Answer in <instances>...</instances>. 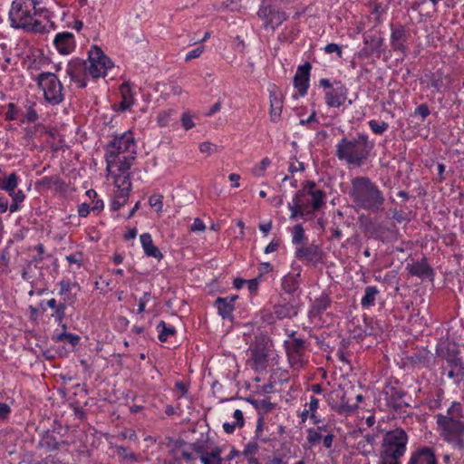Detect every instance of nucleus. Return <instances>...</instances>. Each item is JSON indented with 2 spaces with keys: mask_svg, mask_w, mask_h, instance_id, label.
Wrapping results in <instances>:
<instances>
[{
  "mask_svg": "<svg viewBox=\"0 0 464 464\" xmlns=\"http://www.w3.org/2000/svg\"><path fill=\"white\" fill-rule=\"evenodd\" d=\"M380 294L379 289L376 286H367L364 290V295L361 300V305L362 308H369L375 305L376 296Z\"/></svg>",
  "mask_w": 464,
  "mask_h": 464,
  "instance_id": "obj_35",
  "label": "nucleus"
},
{
  "mask_svg": "<svg viewBox=\"0 0 464 464\" xmlns=\"http://www.w3.org/2000/svg\"><path fill=\"white\" fill-rule=\"evenodd\" d=\"M42 5L43 0H14L8 13L11 27L36 34L54 30V14Z\"/></svg>",
  "mask_w": 464,
  "mask_h": 464,
  "instance_id": "obj_1",
  "label": "nucleus"
},
{
  "mask_svg": "<svg viewBox=\"0 0 464 464\" xmlns=\"http://www.w3.org/2000/svg\"><path fill=\"white\" fill-rule=\"evenodd\" d=\"M150 297H151V295H150V292L143 293L142 296L139 300L138 310H137L138 314L144 313L145 307H146L147 304L150 302Z\"/></svg>",
  "mask_w": 464,
  "mask_h": 464,
  "instance_id": "obj_56",
  "label": "nucleus"
},
{
  "mask_svg": "<svg viewBox=\"0 0 464 464\" xmlns=\"http://www.w3.org/2000/svg\"><path fill=\"white\" fill-rule=\"evenodd\" d=\"M87 67L89 75L92 78L105 77L113 67L111 60L97 45L91 47L88 53Z\"/></svg>",
  "mask_w": 464,
  "mask_h": 464,
  "instance_id": "obj_8",
  "label": "nucleus"
},
{
  "mask_svg": "<svg viewBox=\"0 0 464 464\" xmlns=\"http://www.w3.org/2000/svg\"><path fill=\"white\" fill-rule=\"evenodd\" d=\"M175 389L180 392V397H185L188 392V385L182 381H178L175 383Z\"/></svg>",
  "mask_w": 464,
  "mask_h": 464,
  "instance_id": "obj_63",
  "label": "nucleus"
},
{
  "mask_svg": "<svg viewBox=\"0 0 464 464\" xmlns=\"http://www.w3.org/2000/svg\"><path fill=\"white\" fill-rule=\"evenodd\" d=\"M430 86L437 90L438 92L443 93V90L449 87L450 79L444 75L441 69L437 70L429 75Z\"/></svg>",
  "mask_w": 464,
  "mask_h": 464,
  "instance_id": "obj_31",
  "label": "nucleus"
},
{
  "mask_svg": "<svg viewBox=\"0 0 464 464\" xmlns=\"http://www.w3.org/2000/svg\"><path fill=\"white\" fill-rule=\"evenodd\" d=\"M348 89L341 81H334L333 88L325 92V103L330 108H339L347 100Z\"/></svg>",
  "mask_w": 464,
  "mask_h": 464,
  "instance_id": "obj_17",
  "label": "nucleus"
},
{
  "mask_svg": "<svg viewBox=\"0 0 464 464\" xmlns=\"http://www.w3.org/2000/svg\"><path fill=\"white\" fill-rule=\"evenodd\" d=\"M198 149L201 153H206L208 155H210L215 151L216 145H214L210 142H202L199 144Z\"/></svg>",
  "mask_w": 464,
  "mask_h": 464,
  "instance_id": "obj_60",
  "label": "nucleus"
},
{
  "mask_svg": "<svg viewBox=\"0 0 464 464\" xmlns=\"http://www.w3.org/2000/svg\"><path fill=\"white\" fill-rule=\"evenodd\" d=\"M20 182V178L15 172L9 175H3L0 177V189L11 193L16 189Z\"/></svg>",
  "mask_w": 464,
  "mask_h": 464,
  "instance_id": "obj_33",
  "label": "nucleus"
},
{
  "mask_svg": "<svg viewBox=\"0 0 464 464\" xmlns=\"http://www.w3.org/2000/svg\"><path fill=\"white\" fill-rule=\"evenodd\" d=\"M304 408H306V411L311 414V417H314L319 408V400L311 396L309 402L305 403Z\"/></svg>",
  "mask_w": 464,
  "mask_h": 464,
  "instance_id": "obj_51",
  "label": "nucleus"
},
{
  "mask_svg": "<svg viewBox=\"0 0 464 464\" xmlns=\"http://www.w3.org/2000/svg\"><path fill=\"white\" fill-rule=\"evenodd\" d=\"M92 208L87 203H82L78 207V215L81 218H86L91 211Z\"/></svg>",
  "mask_w": 464,
  "mask_h": 464,
  "instance_id": "obj_64",
  "label": "nucleus"
},
{
  "mask_svg": "<svg viewBox=\"0 0 464 464\" xmlns=\"http://www.w3.org/2000/svg\"><path fill=\"white\" fill-rule=\"evenodd\" d=\"M297 314L295 307L288 302L279 304L274 306L271 318L266 319L268 323H273L274 319L282 320L290 318Z\"/></svg>",
  "mask_w": 464,
  "mask_h": 464,
  "instance_id": "obj_27",
  "label": "nucleus"
},
{
  "mask_svg": "<svg viewBox=\"0 0 464 464\" xmlns=\"http://www.w3.org/2000/svg\"><path fill=\"white\" fill-rule=\"evenodd\" d=\"M66 73L77 87L84 88L87 85L89 72L86 61L78 58L71 60L66 66Z\"/></svg>",
  "mask_w": 464,
  "mask_h": 464,
  "instance_id": "obj_14",
  "label": "nucleus"
},
{
  "mask_svg": "<svg viewBox=\"0 0 464 464\" xmlns=\"http://www.w3.org/2000/svg\"><path fill=\"white\" fill-rule=\"evenodd\" d=\"M221 450L218 448L212 450L201 455L200 460L202 464H222L220 457Z\"/></svg>",
  "mask_w": 464,
  "mask_h": 464,
  "instance_id": "obj_38",
  "label": "nucleus"
},
{
  "mask_svg": "<svg viewBox=\"0 0 464 464\" xmlns=\"http://www.w3.org/2000/svg\"><path fill=\"white\" fill-rule=\"evenodd\" d=\"M173 111H161L157 115V122L160 127H166L169 124Z\"/></svg>",
  "mask_w": 464,
  "mask_h": 464,
  "instance_id": "obj_47",
  "label": "nucleus"
},
{
  "mask_svg": "<svg viewBox=\"0 0 464 464\" xmlns=\"http://www.w3.org/2000/svg\"><path fill=\"white\" fill-rule=\"evenodd\" d=\"M445 360L450 368L464 370L462 361L459 356V353L452 351L449 352L445 356Z\"/></svg>",
  "mask_w": 464,
  "mask_h": 464,
  "instance_id": "obj_42",
  "label": "nucleus"
},
{
  "mask_svg": "<svg viewBox=\"0 0 464 464\" xmlns=\"http://www.w3.org/2000/svg\"><path fill=\"white\" fill-rule=\"evenodd\" d=\"M115 452L122 460H130L132 462L137 460V456L134 452H130L123 446H115Z\"/></svg>",
  "mask_w": 464,
  "mask_h": 464,
  "instance_id": "obj_44",
  "label": "nucleus"
},
{
  "mask_svg": "<svg viewBox=\"0 0 464 464\" xmlns=\"http://www.w3.org/2000/svg\"><path fill=\"white\" fill-rule=\"evenodd\" d=\"M348 194L357 208L372 212L382 209L385 201L382 191L366 176L353 178Z\"/></svg>",
  "mask_w": 464,
  "mask_h": 464,
  "instance_id": "obj_2",
  "label": "nucleus"
},
{
  "mask_svg": "<svg viewBox=\"0 0 464 464\" xmlns=\"http://www.w3.org/2000/svg\"><path fill=\"white\" fill-rule=\"evenodd\" d=\"M21 111H22V109H20L15 103L9 102L5 107V111L4 113L5 119L6 121H20Z\"/></svg>",
  "mask_w": 464,
  "mask_h": 464,
  "instance_id": "obj_40",
  "label": "nucleus"
},
{
  "mask_svg": "<svg viewBox=\"0 0 464 464\" xmlns=\"http://www.w3.org/2000/svg\"><path fill=\"white\" fill-rule=\"evenodd\" d=\"M159 334L158 338L160 342L165 343L168 339L176 334V329L173 325L168 324L165 321H160L156 326Z\"/></svg>",
  "mask_w": 464,
  "mask_h": 464,
  "instance_id": "obj_36",
  "label": "nucleus"
},
{
  "mask_svg": "<svg viewBox=\"0 0 464 464\" xmlns=\"http://www.w3.org/2000/svg\"><path fill=\"white\" fill-rule=\"evenodd\" d=\"M289 209L291 211V218H295L298 216H300V217L307 216V214L302 213L301 205L295 199V198H293L292 204H289Z\"/></svg>",
  "mask_w": 464,
  "mask_h": 464,
  "instance_id": "obj_50",
  "label": "nucleus"
},
{
  "mask_svg": "<svg viewBox=\"0 0 464 464\" xmlns=\"http://www.w3.org/2000/svg\"><path fill=\"white\" fill-rule=\"evenodd\" d=\"M180 121L182 127L186 130H188L195 126V123L193 121V116L188 111L182 113Z\"/></svg>",
  "mask_w": 464,
  "mask_h": 464,
  "instance_id": "obj_52",
  "label": "nucleus"
},
{
  "mask_svg": "<svg viewBox=\"0 0 464 464\" xmlns=\"http://www.w3.org/2000/svg\"><path fill=\"white\" fill-rule=\"evenodd\" d=\"M405 392L398 385L388 383L383 388V396L386 405L394 411L401 410L403 406L409 404L403 401Z\"/></svg>",
  "mask_w": 464,
  "mask_h": 464,
  "instance_id": "obj_16",
  "label": "nucleus"
},
{
  "mask_svg": "<svg viewBox=\"0 0 464 464\" xmlns=\"http://www.w3.org/2000/svg\"><path fill=\"white\" fill-rule=\"evenodd\" d=\"M414 113L415 115L420 116L421 119L424 120L430 115V111L429 106L426 103H422L415 109Z\"/></svg>",
  "mask_w": 464,
  "mask_h": 464,
  "instance_id": "obj_58",
  "label": "nucleus"
},
{
  "mask_svg": "<svg viewBox=\"0 0 464 464\" xmlns=\"http://www.w3.org/2000/svg\"><path fill=\"white\" fill-rule=\"evenodd\" d=\"M111 178L113 180L116 189L110 206L111 210L117 211L128 202L131 189V182L130 175Z\"/></svg>",
  "mask_w": 464,
  "mask_h": 464,
  "instance_id": "obj_11",
  "label": "nucleus"
},
{
  "mask_svg": "<svg viewBox=\"0 0 464 464\" xmlns=\"http://www.w3.org/2000/svg\"><path fill=\"white\" fill-rule=\"evenodd\" d=\"M374 148L368 134L358 133L355 138H343L335 146V156L339 160L357 168L362 167L369 159Z\"/></svg>",
  "mask_w": 464,
  "mask_h": 464,
  "instance_id": "obj_3",
  "label": "nucleus"
},
{
  "mask_svg": "<svg viewBox=\"0 0 464 464\" xmlns=\"http://www.w3.org/2000/svg\"><path fill=\"white\" fill-rule=\"evenodd\" d=\"M80 336L72 333H62L57 336V341L66 342L72 347L76 346L80 342Z\"/></svg>",
  "mask_w": 464,
  "mask_h": 464,
  "instance_id": "obj_46",
  "label": "nucleus"
},
{
  "mask_svg": "<svg viewBox=\"0 0 464 464\" xmlns=\"http://www.w3.org/2000/svg\"><path fill=\"white\" fill-rule=\"evenodd\" d=\"M440 435L447 442H461L464 436V405L451 401L445 413L435 416Z\"/></svg>",
  "mask_w": 464,
  "mask_h": 464,
  "instance_id": "obj_4",
  "label": "nucleus"
},
{
  "mask_svg": "<svg viewBox=\"0 0 464 464\" xmlns=\"http://www.w3.org/2000/svg\"><path fill=\"white\" fill-rule=\"evenodd\" d=\"M408 271L411 276L420 278L429 277L432 276V269L429 266L426 258L413 262L411 265L407 266Z\"/></svg>",
  "mask_w": 464,
  "mask_h": 464,
  "instance_id": "obj_30",
  "label": "nucleus"
},
{
  "mask_svg": "<svg viewBox=\"0 0 464 464\" xmlns=\"http://www.w3.org/2000/svg\"><path fill=\"white\" fill-rule=\"evenodd\" d=\"M311 69L312 65L309 62H305L297 67L294 77V87L300 96H304L307 93Z\"/></svg>",
  "mask_w": 464,
  "mask_h": 464,
  "instance_id": "obj_19",
  "label": "nucleus"
},
{
  "mask_svg": "<svg viewBox=\"0 0 464 464\" xmlns=\"http://www.w3.org/2000/svg\"><path fill=\"white\" fill-rule=\"evenodd\" d=\"M12 198V201L22 203L24 198L25 195L23 190L21 189H14L11 193L8 194Z\"/></svg>",
  "mask_w": 464,
  "mask_h": 464,
  "instance_id": "obj_61",
  "label": "nucleus"
},
{
  "mask_svg": "<svg viewBox=\"0 0 464 464\" xmlns=\"http://www.w3.org/2000/svg\"><path fill=\"white\" fill-rule=\"evenodd\" d=\"M40 446L47 451H53L60 448L61 442L53 432L48 431L43 435L40 440Z\"/></svg>",
  "mask_w": 464,
  "mask_h": 464,
  "instance_id": "obj_34",
  "label": "nucleus"
},
{
  "mask_svg": "<svg viewBox=\"0 0 464 464\" xmlns=\"http://www.w3.org/2000/svg\"><path fill=\"white\" fill-rule=\"evenodd\" d=\"M111 150L105 149L106 170L110 177H120L130 175V169L132 166L136 156L123 154L120 151H114L111 156Z\"/></svg>",
  "mask_w": 464,
  "mask_h": 464,
  "instance_id": "obj_9",
  "label": "nucleus"
},
{
  "mask_svg": "<svg viewBox=\"0 0 464 464\" xmlns=\"http://www.w3.org/2000/svg\"><path fill=\"white\" fill-rule=\"evenodd\" d=\"M374 436L367 435L357 442L356 449L362 454L368 455L372 451Z\"/></svg>",
  "mask_w": 464,
  "mask_h": 464,
  "instance_id": "obj_37",
  "label": "nucleus"
},
{
  "mask_svg": "<svg viewBox=\"0 0 464 464\" xmlns=\"http://www.w3.org/2000/svg\"><path fill=\"white\" fill-rule=\"evenodd\" d=\"M261 277V274H259L256 278L246 280V285L248 289L249 294L252 295H256L258 293L259 287V278Z\"/></svg>",
  "mask_w": 464,
  "mask_h": 464,
  "instance_id": "obj_49",
  "label": "nucleus"
},
{
  "mask_svg": "<svg viewBox=\"0 0 464 464\" xmlns=\"http://www.w3.org/2000/svg\"><path fill=\"white\" fill-rule=\"evenodd\" d=\"M12 410L11 407L4 402H0V419L5 420L9 418Z\"/></svg>",
  "mask_w": 464,
  "mask_h": 464,
  "instance_id": "obj_62",
  "label": "nucleus"
},
{
  "mask_svg": "<svg viewBox=\"0 0 464 464\" xmlns=\"http://www.w3.org/2000/svg\"><path fill=\"white\" fill-rule=\"evenodd\" d=\"M65 309L66 304L63 303L59 304V307L54 311V313L52 314V316L54 318L55 322L62 323L64 316H65Z\"/></svg>",
  "mask_w": 464,
  "mask_h": 464,
  "instance_id": "obj_55",
  "label": "nucleus"
},
{
  "mask_svg": "<svg viewBox=\"0 0 464 464\" xmlns=\"http://www.w3.org/2000/svg\"><path fill=\"white\" fill-rule=\"evenodd\" d=\"M58 285L60 286L59 295L62 296L63 304L69 305L74 304L76 292H73V290H79V285L75 282H71L69 279H63Z\"/></svg>",
  "mask_w": 464,
  "mask_h": 464,
  "instance_id": "obj_25",
  "label": "nucleus"
},
{
  "mask_svg": "<svg viewBox=\"0 0 464 464\" xmlns=\"http://www.w3.org/2000/svg\"><path fill=\"white\" fill-rule=\"evenodd\" d=\"M295 198L301 205L302 213L309 215L321 208L324 193L314 182H309Z\"/></svg>",
  "mask_w": 464,
  "mask_h": 464,
  "instance_id": "obj_7",
  "label": "nucleus"
},
{
  "mask_svg": "<svg viewBox=\"0 0 464 464\" xmlns=\"http://www.w3.org/2000/svg\"><path fill=\"white\" fill-rule=\"evenodd\" d=\"M140 240L146 256L154 257L158 260L163 258V255L159 247L153 244V240L150 233L140 235Z\"/></svg>",
  "mask_w": 464,
  "mask_h": 464,
  "instance_id": "obj_29",
  "label": "nucleus"
},
{
  "mask_svg": "<svg viewBox=\"0 0 464 464\" xmlns=\"http://www.w3.org/2000/svg\"><path fill=\"white\" fill-rule=\"evenodd\" d=\"M53 45L57 52L62 55L72 53L76 47L74 34L70 32H61L56 34L53 39Z\"/></svg>",
  "mask_w": 464,
  "mask_h": 464,
  "instance_id": "obj_20",
  "label": "nucleus"
},
{
  "mask_svg": "<svg viewBox=\"0 0 464 464\" xmlns=\"http://www.w3.org/2000/svg\"><path fill=\"white\" fill-rule=\"evenodd\" d=\"M368 124H369V127H370L371 130L374 134H377V135H382L389 128V124L387 122H385V121H378L376 120L369 121Z\"/></svg>",
  "mask_w": 464,
  "mask_h": 464,
  "instance_id": "obj_43",
  "label": "nucleus"
},
{
  "mask_svg": "<svg viewBox=\"0 0 464 464\" xmlns=\"http://www.w3.org/2000/svg\"><path fill=\"white\" fill-rule=\"evenodd\" d=\"M409 437L401 428L387 431L382 439L380 453L381 464H401V458L406 452Z\"/></svg>",
  "mask_w": 464,
  "mask_h": 464,
  "instance_id": "obj_5",
  "label": "nucleus"
},
{
  "mask_svg": "<svg viewBox=\"0 0 464 464\" xmlns=\"http://www.w3.org/2000/svg\"><path fill=\"white\" fill-rule=\"evenodd\" d=\"M238 298L233 295L227 297H218L214 303V306L218 310V314L226 320L233 319V312L235 310V302Z\"/></svg>",
  "mask_w": 464,
  "mask_h": 464,
  "instance_id": "obj_21",
  "label": "nucleus"
},
{
  "mask_svg": "<svg viewBox=\"0 0 464 464\" xmlns=\"http://www.w3.org/2000/svg\"><path fill=\"white\" fill-rule=\"evenodd\" d=\"M206 229V225L202 219L197 218L194 219L193 223L190 226L191 232H203Z\"/></svg>",
  "mask_w": 464,
  "mask_h": 464,
  "instance_id": "obj_57",
  "label": "nucleus"
},
{
  "mask_svg": "<svg viewBox=\"0 0 464 464\" xmlns=\"http://www.w3.org/2000/svg\"><path fill=\"white\" fill-rule=\"evenodd\" d=\"M250 401L255 408L257 410V419L256 425V435L255 437L246 445L243 455L246 459L249 464H259L258 462V455H259V432H261V411L258 409V401L255 400H247Z\"/></svg>",
  "mask_w": 464,
  "mask_h": 464,
  "instance_id": "obj_13",
  "label": "nucleus"
},
{
  "mask_svg": "<svg viewBox=\"0 0 464 464\" xmlns=\"http://www.w3.org/2000/svg\"><path fill=\"white\" fill-rule=\"evenodd\" d=\"M298 286L299 283L293 275H287L282 280V287L288 294L294 293Z\"/></svg>",
  "mask_w": 464,
  "mask_h": 464,
  "instance_id": "obj_41",
  "label": "nucleus"
},
{
  "mask_svg": "<svg viewBox=\"0 0 464 464\" xmlns=\"http://www.w3.org/2000/svg\"><path fill=\"white\" fill-rule=\"evenodd\" d=\"M269 92L270 121L273 122H278L281 119L283 110V96L281 92L276 87L269 89Z\"/></svg>",
  "mask_w": 464,
  "mask_h": 464,
  "instance_id": "obj_22",
  "label": "nucleus"
},
{
  "mask_svg": "<svg viewBox=\"0 0 464 464\" xmlns=\"http://www.w3.org/2000/svg\"><path fill=\"white\" fill-rule=\"evenodd\" d=\"M105 149L111 150V157L114 155V151H120L130 156H136L137 154L136 141L130 130H127L120 135H115Z\"/></svg>",
  "mask_w": 464,
  "mask_h": 464,
  "instance_id": "obj_12",
  "label": "nucleus"
},
{
  "mask_svg": "<svg viewBox=\"0 0 464 464\" xmlns=\"http://www.w3.org/2000/svg\"><path fill=\"white\" fill-rule=\"evenodd\" d=\"M149 205L160 213L163 210V196L161 194H153L149 198Z\"/></svg>",
  "mask_w": 464,
  "mask_h": 464,
  "instance_id": "obj_45",
  "label": "nucleus"
},
{
  "mask_svg": "<svg viewBox=\"0 0 464 464\" xmlns=\"http://www.w3.org/2000/svg\"><path fill=\"white\" fill-rule=\"evenodd\" d=\"M332 304V300L330 296L325 294L322 293L320 296L314 299L313 302L309 312L308 316L312 321H314L315 319H320L323 313L326 311Z\"/></svg>",
  "mask_w": 464,
  "mask_h": 464,
  "instance_id": "obj_23",
  "label": "nucleus"
},
{
  "mask_svg": "<svg viewBox=\"0 0 464 464\" xmlns=\"http://www.w3.org/2000/svg\"><path fill=\"white\" fill-rule=\"evenodd\" d=\"M65 259L67 260L69 265H75L76 268H80L83 262V255L82 252H76L74 254L66 256Z\"/></svg>",
  "mask_w": 464,
  "mask_h": 464,
  "instance_id": "obj_48",
  "label": "nucleus"
},
{
  "mask_svg": "<svg viewBox=\"0 0 464 464\" xmlns=\"http://www.w3.org/2000/svg\"><path fill=\"white\" fill-rule=\"evenodd\" d=\"M204 51H205V46L204 45H198L195 49H193V50H191V51L187 53V54L185 56V61L188 62V61H191L193 59L198 58L204 53Z\"/></svg>",
  "mask_w": 464,
  "mask_h": 464,
  "instance_id": "obj_53",
  "label": "nucleus"
},
{
  "mask_svg": "<svg viewBox=\"0 0 464 464\" xmlns=\"http://www.w3.org/2000/svg\"><path fill=\"white\" fill-rule=\"evenodd\" d=\"M120 93L121 101L118 104V108L116 110L122 112L130 109L134 104V93L128 82H124L120 86Z\"/></svg>",
  "mask_w": 464,
  "mask_h": 464,
  "instance_id": "obj_28",
  "label": "nucleus"
},
{
  "mask_svg": "<svg viewBox=\"0 0 464 464\" xmlns=\"http://www.w3.org/2000/svg\"><path fill=\"white\" fill-rule=\"evenodd\" d=\"M295 255L297 259L306 261L314 266L320 263L323 259L322 248L314 244L306 246H296Z\"/></svg>",
  "mask_w": 464,
  "mask_h": 464,
  "instance_id": "obj_18",
  "label": "nucleus"
},
{
  "mask_svg": "<svg viewBox=\"0 0 464 464\" xmlns=\"http://www.w3.org/2000/svg\"><path fill=\"white\" fill-rule=\"evenodd\" d=\"M306 241L304 229L301 224H296L292 229V243L296 246H301Z\"/></svg>",
  "mask_w": 464,
  "mask_h": 464,
  "instance_id": "obj_39",
  "label": "nucleus"
},
{
  "mask_svg": "<svg viewBox=\"0 0 464 464\" xmlns=\"http://www.w3.org/2000/svg\"><path fill=\"white\" fill-rule=\"evenodd\" d=\"M411 37L406 28L400 24L397 27L392 26L390 44L394 53L406 55L409 50L408 41Z\"/></svg>",
  "mask_w": 464,
  "mask_h": 464,
  "instance_id": "obj_15",
  "label": "nucleus"
},
{
  "mask_svg": "<svg viewBox=\"0 0 464 464\" xmlns=\"http://www.w3.org/2000/svg\"><path fill=\"white\" fill-rule=\"evenodd\" d=\"M288 361L293 368L299 370L306 362V345L302 338H292L285 341Z\"/></svg>",
  "mask_w": 464,
  "mask_h": 464,
  "instance_id": "obj_10",
  "label": "nucleus"
},
{
  "mask_svg": "<svg viewBox=\"0 0 464 464\" xmlns=\"http://www.w3.org/2000/svg\"><path fill=\"white\" fill-rule=\"evenodd\" d=\"M44 100L51 105H58L64 101L63 86L56 74L43 72L34 79Z\"/></svg>",
  "mask_w": 464,
  "mask_h": 464,
  "instance_id": "obj_6",
  "label": "nucleus"
},
{
  "mask_svg": "<svg viewBox=\"0 0 464 464\" xmlns=\"http://www.w3.org/2000/svg\"><path fill=\"white\" fill-rule=\"evenodd\" d=\"M36 103L32 101H26L24 104V110L21 111L20 123H34L38 121L39 115L35 109Z\"/></svg>",
  "mask_w": 464,
  "mask_h": 464,
  "instance_id": "obj_32",
  "label": "nucleus"
},
{
  "mask_svg": "<svg viewBox=\"0 0 464 464\" xmlns=\"http://www.w3.org/2000/svg\"><path fill=\"white\" fill-rule=\"evenodd\" d=\"M324 50L326 53H336L338 57H340V58L342 57V54H343L341 47L338 44H334V43L326 44L324 46Z\"/></svg>",
  "mask_w": 464,
  "mask_h": 464,
  "instance_id": "obj_59",
  "label": "nucleus"
},
{
  "mask_svg": "<svg viewBox=\"0 0 464 464\" xmlns=\"http://www.w3.org/2000/svg\"><path fill=\"white\" fill-rule=\"evenodd\" d=\"M306 439L311 445H314L320 441V440L322 439V435L318 430H315L314 429H308Z\"/></svg>",
  "mask_w": 464,
  "mask_h": 464,
  "instance_id": "obj_54",
  "label": "nucleus"
},
{
  "mask_svg": "<svg viewBox=\"0 0 464 464\" xmlns=\"http://www.w3.org/2000/svg\"><path fill=\"white\" fill-rule=\"evenodd\" d=\"M409 464H437V459L432 449L423 447L411 454Z\"/></svg>",
  "mask_w": 464,
  "mask_h": 464,
  "instance_id": "obj_26",
  "label": "nucleus"
},
{
  "mask_svg": "<svg viewBox=\"0 0 464 464\" xmlns=\"http://www.w3.org/2000/svg\"><path fill=\"white\" fill-rule=\"evenodd\" d=\"M263 22L266 29L270 27L274 30L286 19V15L284 12L273 7H266L263 10Z\"/></svg>",
  "mask_w": 464,
  "mask_h": 464,
  "instance_id": "obj_24",
  "label": "nucleus"
}]
</instances>
